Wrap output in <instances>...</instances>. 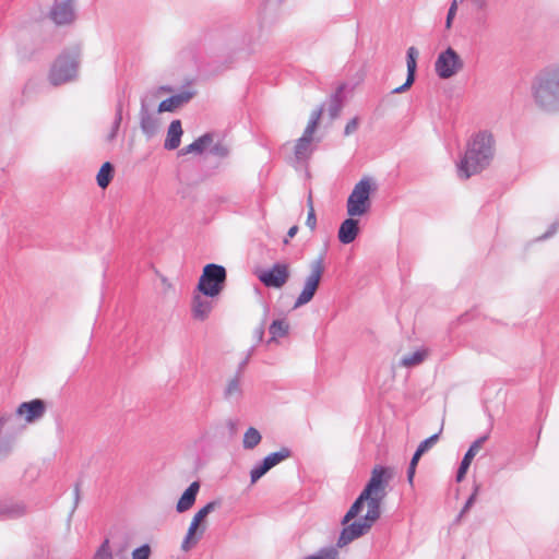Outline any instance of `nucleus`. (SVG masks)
<instances>
[{"label":"nucleus","instance_id":"46","mask_svg":"<svg viewBox=\"0 0 559 559\" xmlns=\"http://www.w3.org/2000/svg\"><path fill=\"white\" fill-rule=\"evenodd\" d=\"M468 468L459 466L457 473H456V481H462L467 473Z\"/></svg>","mask_w":559,"mask_h":559},{"label":"nucleus","instance_id":"51","mask_svg":"<svg viewBox=\"0 0 559 559\" xmlns=\"http://www.w3.org/2000/svg\"><path fill=\"white\" fill-rule=\"evenodd\" d=\"M472 461H473L472 459H468L466 455H464L460 466L469 468Z\"/></svg>","mask_w":559,"mask_h":559},{"label":"nucleus","instance_id":"5","mask_svg":"<svg viewBox=\"0 0 559 559\" xmlns=\"http://www.w3.org/2000/svg\"><path fill=\"white\" fill-rule=\"evenodd\" d=\"M227 272L223 265L209 263L203 267L197 289L205 297L215 298L225 288Z\"/></svg>","mask_w":559,"mask_h":559},{"label":"nucleus","instance_id":"18","mask_svg":"<svg viewBox=\"0 0 559 559\" xmlns=\"http://www.w3.org/2000/svg\"><path fill=\"white\" fill-rule=\"evenodd\" d=\"M205 531L206 525L195 524L193 521H191L187 534L181 543V550L186 552L191 550L202 538Z\"/></svg>","mask_w":559,"mask_h":559},{"label":"nucleus","instance_id":"41","mask_svg":"<svg viewBox=\"0 0 559 559\" xmlns=\"http://www.w3.org/2000/svg\"><path fill=\"white\" fill-rule=\"evenodd\" d=\"M456 11H457V1L453 0L449 8L448 15H447V22H445L447 28L451 27L452 20L455 16Z\"/></svg>","mask_w":559,"mask_h":559},{"label":"nucleus","instance_id":"40","mask_svg":"<svg viewBox=\"0 0 559 559\" xmlns=\"http://www.w3.org/2000/svg\"><path fill=\"white\" fill-rule=\"evenodd\" d=\"M358 127H359V120L357 117H355L352 120H349L347 122V124L345 126L344 134L346 136H348V135L355 133L357 131Z\"/></svg>","mask_w":559,"mask_h":559},{"label":"nucleus","instance_id":"30","mask_svg":"<svg viewBox=\"0 0 559 559\" xmlns=\"http://www.w3.org/2000/svg\"><path fill=\"white\" fill-rule=\"evenodd\" d=\"M418 50L415 47H409L406 53V67H407V75L415 79L416 68H417V58Z\"/></svg>","mask_w":559,"mask_h":559},{"label":"nucleus","instance_id":"13","mask_svg":"<svg viewBox=\"0 0 559 559\" xmlns=\"http://www.w3.org/2000/svg\"><path fill=\"white\" fill-rule=\"evenodd\" d=\"M195 95V91L185 88L179 93L164 99L158 105V112H173L182 105L189 103Z\"/></svg>","mask_w":559,"mask_h":559},{"label":"nucleus","instance_id":"35","mask_svg":"<svg viewBox=\"0 0 559 559\" xmlns=\"http://www.w3.org/2000/svg\"><path fill=\"white\" fill-rule=\"evenodd\" d=\"M488 439V435H484L479 438H477L472 444L471 447L468 448L467 452L465 453V455L468 457V459H472L474 460V457L477 455V453L481 450L484 443L487 441Z\"/></svg>","mask_w":559,"mask_h":559},{"label":"nucleus","instance_id":"17","mask_svg":"<svg viewBox=\"0 0 559 559\" xmlns=\"http://www.w3.org/2000/svg\"><path fill=\"white\" fill-rule=\"evenodd\" d=\"M429 353L427 347H418L413 352L404 354L399 361V366L406 369L415 368L428 358Z\"/></svg>","mask_w":559,"mask_h":559},{"label":"nucleus","instance_id":"39","mask_svg":"<svg viewBox=\"0 0 559 559\" xmlns=\"http://www.w3.org/2000/svg\"><path fill=\"white\" fill-rule=\"evenodd\" d=\"M121 120H122V107H121V105H119L118 108H117L115 121H114L112 127H111V131H110V133L108 135V140L111 141L116 136L117 131H118V129L120 127Z\"/></svg>","mask_w":559,"mask_h":559},{"label":"nucleus","instance_id":"11","mask_svg":"<svg viewBox=\"0 0 559 559\" xmlns=\"http://www.w3.org/2000/svg\"><path fill=\"white\" fill-rule=\"evenodd\" d=\"M259 281L267 288L281 289L290 278V266L286 262H276L257 273Z\"/></svg>","mask_w":559,"mask_h":559},{"label":"nucleus","instance_id":"8","mask_svg":"<svg viewBox=\"0 0 559 559\" xmlns=\"http://www.w3.org/2000/svg\"><path fill=\"white\" fill-rule=\"evenodd\" d=\"M321 118V109L311 112L308 124L302 135L296 141L294 147L295 159L299 163L307 162L314 151V132Z\"/></svg>","mask_w":559,"mask_h":559},{"label":"nucleus","instance_id":"24","mask_svg":"<svg viewBox=\"0 0 559 559\" xmlns=\"http://www.w3.org/2000/svg\"><path fill=\"white\" fill-rule=\"evenodd\" d=\"M224 397L230 402H238L242 397V386L239 373L227 381L224 390Z\"/></svg>","mask_w":559,"mask_h":559},{"label":"nucleus","instance_id":"27","mask_svg":"<svg viewBox=\"0 0 559 559\" xmlns=\"http://www.w3.org/2000/svg\"><path fill=\"white\" fill-rule=\"evenodd\" d=\"M262 440V436L254 427H249L242 438V447L245 450H253Z\"/></svg>","mask_w":559,"mask_h":559},{"label":"nucleus","instance_id":"23","mask_svg":"<svg viewBox=\"0 0 559 559\" xmlns=\"http://www.w3.org/2000/svg\"><path fill=\"white\" fill-rule=\"evenodd\" d=\"M289 330L290 324L287 319L281 318L274 320L269 326L271 337L269 338L267 343H276L278 338L287 336L289 334Z\"/></svg>","mask_w":559,"mask_h":559},{"label":"nucleus","instance_id":"53","mask_svg":"<svg viewBox=\"0 0 559 559\" xmlns=\"http://www.w3.org/2000/svg\"><path fill=\"white\" fill-rule=\"evenodd\" d=\"M78 498H79V488L76 487L75 488V499L78 500Z\"/></svg>","mask_w":559,"mask_h":559},{"label":"nucleus","instance_id":"25","mask_svg":"<svg viewBox=\"0 0 559 559\" xmlns=\"http://www.w3.org/2000/svg\"><path fill=\"white\" fill-rule=\"evenodd\" d=\"M25 513L26 506L23 502H10L0 506V514L9 519L20 518Z\"/></svg>","mask_w":559,"mask_h":559},{"label":"nucleus","instance_id":"38","mask_svg":"<svg viewBox=\"0 0 559 559\" xmlns=\"http://www.w3.org/2000/svg\"><path fill=\"white\" fill-rule=\"evenodd\" d=\"M152 555V548L148 544H143L142 546L135 548L132 554V559H150Z\"/></svg>","mask_w":559,"mask_h":559},{"label":"nucleus","instance_id":"14","mask_svg":"<svg viewBox=\"0 0 559 559\" xmlns=\"http://www.w3.org/2000/svg\"><path fill=\"white\" fill-rule=\"evenodd\" d=\"M50 16L59 25L71 23L74 20L73 1L63 0L56 2L50 11Z\"/></svg>","mask_w":559,"mask_h":559},{"label":"nucleus","instance_id":"19","mask_svg":"<svg viewBox=\"0 0 559 559\" xmlns=\"http://www.w3.org/2000/svg\"><path fill=\"white\" fill-rule=\"evenodd\" d=\"M199 490H200V483L199 481L191 483L189 485V487L183 491L181 497L179 498L177 506H176V511L178 513H183V512L190 510L197 500Z\"/></svg>","mask_w":559,"mask_h":559},{"label":"nucleus","instance_id":"49","mask_svg":"<svg viewBox=\"0 0 559 559\" xmlns=\"http://www.w3.org/2000/svg\"><path fill=\"white\" fill-rule=\"evenodd\" d=\"M415 472H416V467H412V466L408 465V468H407V480H408L409 484H413Z\"/></svg>","mask_w":559,"mask_h":559},{"label":"nucleus","instance_id":"33","mask_svg":"<svg viewBox=\"0 0 559 559\" xmlns=\"http://www.w3.org/2000/svg\"><path fill=\"white\" fill-rule=\"evenodd\" d=\"M210 154L216 156V157H219V158H225L228 156L229 154V148L227 145H225L223 142L221 141H217V142H214L210 145L209 150Z\"/></svg>","mask_w":559,"mask_h":559},{"label":"nucleus","instance_id":"12","mask_svg":"<svg viewBox=\"0 0 559 559\" xmlns=\"http://www.w3.org/2000/svg\"><path fill=\"white\" fill-rule=\"evenodd\" d=\"M45 411L46 403L43 400L36 399L20 404L16 409V414L24 417L25 421L34 423L44 416Z\"/></svg>","mask_w":559,"mask_h":559},{"label":"nucleus","instance_id":"45","mask_svg":"<svg viewBox=\"0 0 559 559\" xmlns=\"http://www.w3.org/2000/svg\"><path fill=\"white\" fill-rule=\"evenodd\" d=\"M264 322H262L259 326H257L253 331V337L255 338L257 343H260L263 341L264 337Z\"/></svg>","mask_w":559,"mask_h":559},{"label":"nucleus","instance_id":"54","mask_svg":"<svg viewBox=\"0 0 559 559\" xmlns=\"http://www.w3.org/2000/svg\"><path fill=\"white\" fill-rule=\"evenodd\" d=\"M464 559V558H463Z\"/></svg>","mask_w":559,"mask_h":559},{"label":"nucleus","instance_id":"3","mask_svg":"<svg viewBox=\"0 0 559 559\" xmlns=\"http://www.w3.org/2000/svg\"><path fill=\"white\" fill-rule=\"evenodd\" d=\"M535 104L546 111L559 110V63L542 69L532 83Z\"/></svg>","mask_w":559,"mask_h":559},{"label":"nucleus","instance_id":"6","mask_svg":"<svg viewBox=\"0 0 559 559\" xmlns=\"http://www.w3.org/2000/svg\"><path fill=\"white\" fill-rule=\"evenodd\" d=\"M309 267L310 273L304 281L302 289L294 302V309H298L313 299L325 271L324 255L321 254L317 259L312 260Z\"/></svg>","mask_w":559,"mask_h":559},{"label":"nucleus","instance_id":"29","mask_svg":"<svg viewBox=\"0 0 559 559\" xmlns=\"http://www.w3.org/2000/svg\"><path fill=\"white\" fill-rule=\"evenodd\" d=\"M219 507L218 501H211L206 503L203 508H201L192 518V521L195 524L205 525L204 521L207 518V515L215 511Z\"/></svg>","mask_w":559,"mask_h":559},{"label":"nucleus","instance_id":"10","mask_svg":"<svg viewBox=\"0 0 559 559\" xmlns=\"http://www.w3.org/2000/svg\"><path fill=\"white\" fill-rule=\"evenodd\" d=\"M464 68V62L460 55L451 47L439 53L435 62V71L442 80H448L456 75Z\"/></svg>","mask_w":559,"mask_h":559},{"label":"nucleus","instance_id":"9","mask_svg":"<svg viewBox=\"0 0 559 559\" xmlns=\"http://www.w3.org/2000/svg\"><path fill=\"white\" fill-rule=\"evenodd\" d=\"M169 87H159L158 90L152 92V99H150V94L143 96L141 98V109H140V127L142 132L148 138H153L159 131V119L154 114L151 112V108L153 107V99L158 95L159 92H168Z\"/></svg>","mask_w":559,"mask_h":559},{"label":"nucleus","instance_id":"2","mask_svg":"<svg viewBox=\"0 0 559 559\" xmlns=\"http://www.w3.org/2000/svg\"><path fill=\"white\" fill-rule=\"evenodd\" d=\"M496 141L488 130H479L474 133L466 144L463 158L457 165L461 178L467 179L487 168L493 159Z\"/></svg>","mask_w":559,"mask_h":559},{"label":"nucleus","instance_id":"4","mask_svg":"<svg viewBox=\"0 0 559 559\" xmlns=\"http://www.w3.org/2000/svg\"><path fill=\"white\" fill-rule=\"evenodd\" d=\"M81 51L76 47L63 50L51 63L48 81L53 86L72 83L79 78Z\"/></svg>","mask_w":559,"mask_h":559},{"label":"nucleus","instance_id":"20","mask_svg":"<svg viewBox=\"0 0 559 559\" xmlns=\"http://www.w3.org/2000/svg\"><path fill=\"white\" fill-rule=\"evenodd\" d=\"M13 419V415L4 413L0 415V460L7 459L13 450V439L2 436L3 428Z\"/></svg>","mask_w":559,"mask_h":559},{"label":"nucleus","instance_id":"44","mask_svg":"<svg viewBox=\"0 0 559 559\" xmlns=\"http://www.w3.org/2000/svg\"><path fill=\"white\" fill-rule=\"evenodd\" d=\"M559 229V223L558 222H555L550 225L549 229L543 235L539 237V240H545V239H548L550 238L551 236H554L557 230Z\"/></svg>","mask_w":559,"mask_h":559},{"label":"nucleus","instance_id":"52","mask_svg":"<svg viewBox=\"0 0 559 559\" xmlns=\"http://www.w3.org/2000/svg\"><path fill=\"white\" fill-rule=\"evenodd\" d=\"M307 206H308V211H311V209H314V207H313V202H312L311 193H310V194H309V197H308V200H307Z\"/></svg>","mask_w":559,"mask_h":559},{"label":"nucleus","instance_id":"36","mask_svg":"<svg viewBox=\"0 0 559 559\" xmlns=\"http://www.w3.org/2000/svg\"><path fill=\"white\" fill-rule=\"evenodd\" d=\"M93 559H112L109 540L105 539L96 550Z\"/></svg>","mask_w":559,"mask_h":559},{"label":"nucleus","instance_id":"21","mask_svg":"<svg viewBox=\"0 0 559 559\" xmlns=\"http://www.w3.org/2000/svg\"><path fill=\"white\" fill-rule=\"evenodd\" d=\"M181 135L182 127L180 120H173L168 127L164 147L169 151L178 148L180 145Z\"/></svg>","mask_w":559,"mask_h":559},{"label":"nucleus","instance_id":"37","mask_svg":"<svg viewBox=\"0 0 559 559\" xmlns=\"http://www.w3.org/2000/svg\"><path fill=\"white\" fill-rule=\"evenodd\" d=\"M438 439H439V433L432 435L431 437L421 441L419 443V445L417 447L416 451L424 455L427 451H429L437 443Z\"/></svg>","mask_w":559,"mask_h":559},{"label":"nucleus","instance_id":"43","mask_svg":"<svg viewBox=\"0 0 559 559\" xmlns=\"http://www.w3.org/2000/svg\"><path fill=\"white\" fill-rule=\"evenodd\" d=\"M414 81H415L414 78H411V76L407 75L405 83L403 85L394 88L392 91V93L400 94V93L405 92L406 90H408L413 85Z\"/></svg>","mask_w":559,"mask_h":559},{"label":"nucleus","instance_id":"42","mask_svg":"<svg viewBox=\"0 0 559 559\" xmlns=\"http://www.w3.org/2000/svg\"><path fill=\"white\" fill-rule=\"evenodd\" d=\"M306 225L311 230L316 229V227H317V216H316L314 209H311V211H308V215H307V219H306Z\"/></svg>","mask_w":559,"mask_h":559},{"label":"nucleus","instance_id":"1","mask_svg":"<svg viewBox=\"0 0 559 559\" xmlns=\"http://www.w3.org/2000/svg\"><path fill=\"white\" fill-rule=\"evenodd\" d=\"M392 473L383 466H376L370 479L342 520L345 527L337 539L342 548L365 535L381 516V503L386 496Z\"/></svg>","mask_w":559,"mask_h":559},{"label":"nucleus","instance_id":"32","mask_svg":"<svg viewBox=\"0 0 559 559\" xmlns=\"http://www.w3.org/2000/svg\"><path fill=\"white\" fill-rule=\"evenodd\" d=\"M270 466L262 460L260 463L253 466L250 471L251 484H255L261 477H263L269 471Z\"/></svg>","mask_w":559,"mask_h":559},{"label":"nucleus","instance_id":"22","mask_svg":"<svg viewBox=\"0 0 559 559\" xmlns=\"http://www.w3.org/2000/svg\"><path fill=\"white\" fill-rule=\"evenodd\" d=\"M214 134L206 133L202 136L198 138L193 143L185 146L180 150L179 155H188L191 153L201 154L204 151H207L210 145L213 143Z\"/></svg>","mask_w":559,"mask_h":559},{"label":"nucleus","instance_id":"16","mask_svg":"<svg viewBox=\"0 0 559 559\" xmlns=\"http://www.w3.org/2000/svg\"><path fill=\"white\" fill-rule=\"evenodd\" d=\"M359 234L358 221L349 216L342 222L338 228L337 237L341 243H352Z\"/></svg>","mask_w":559,"mask_h":559},{"label":"nucleus","instance_id":"47","mask_svg":"<svg viewBox=\"0 0 559 559\" xmlns=\"http://www.w3.org/2000/svg\"><path fill=\"white\" fill-rule=\"evenodd\" d=\"M298 231V226H292L287 231V238L284 240V243H288V239L295 237Z\"/></svg>","mask_w":559,"mask_h":559},{"label":"nucleus","instance_id":"50","mask_svg":"<svg viewBox=\"0 0 559 559\" xmlns=\"http://www.w3.org/2000/svg\"><path fill=\"white\" fill-rule=\"evenodd\" d=\"M338 111H340V106L336 103L332 104L330 107L331 117L335 118L338 115Z\"/></svg>","mask_w":559,"mask_h":559},{"label":"nucleus","instance_id":"26","mask_svg":"<svg viewBox=\"0 0 559 559\" xmlns=\"http://www.w3.org/2000/svg\"><path fill=\"white\" fill-rule=\"evenodd\" d=\"M293 455V452L287 447H282L278 451L272 452L269 455H266L263 461L270 466L272 469L283 461L289 459Z\"/></svg>","mask_w":559,"mask_h":559},{"label":"nucleus","instance_id":"7","mask_svg":"<svg viewBox=\"0 0 559 559\" xmlns=\"http://www.w3.org/2000/svg\"><path fill=\"white\" fill-rule=\"evenodd\" d=\"M371 191L372 187L370 178H362L354 186L346 203L348 216L360 217L369 212L371 207Z\"/></svg>","mask_w":559,"mask_h":559},{"label":"nucleus","instance_id":"28","mask_svg":"<svg viewBox=\"0 0 559 559\" xmlns=\"http://www.w3.org/2000/svg\"><path fill=\"white\" fill-rule=\"evenodd\" d=\"M112 176H114V167L109 162H106L105 164H103V166L100 167V169L97 174V177H96L97 185L103 189L107 188L112 179Z\"/></svg>","mask_w":559,"mask_h":559},{"label":"nucleus","instance_id":"15","mask_svg":"<svg viewBox=\"0 0 559 559\" xmlns=\"http://www.w3.org/2000/svg\"><path fill=\"white\" fill-rule=\"evenodd\" d=\"M202 294H194L191 302V313L193 319L205 321L213 310V302Z\"/></svg>","mask_w":559,"mask_h":559},{"label":"nucleus","instance_id":"48","mask_svg":"<svg viewBox=\"0 0 559 559\" xmlns=\"http://www.w3.org/2000/svg\"><path fill=\"white\" fill-rule=\"evenodd\" d=\"M421 456H423V454L415 451V453L411 460L409 466L416 467Z\"/></svg>","mask_w":559,"mask_h":559},{"label":"nucleus","instance_id":"31","mask_svg":"<svg viewBox=\"0 0 559 559\" xmlns=\"http://www.w3.org/2000/svg\"><path fill=\"white\" fill-rule=\"evenodd\" d=\"M304 559H340V554L335 547H326Z\"/></svg>","mask_w":559,"mask_h":559},{"label":"nucleus","instance_id":"34","mask_svg":"<svg viewBox=\"0 0 559 559\" xmlns=\"http://www.w3.org/2000/svg\"><path fill=\"white\" fill-rule=\"evenodd\" d=\"M479 491H480V484L475 483L473 485V492L468 497V499L466 500L463 509L461 510V512L459 514V518H462L465 513H467L471 510V508L476 502V499H477V496H478Z\"/></svg>","mask_w":559,"mask_h":559}]
</instances>
